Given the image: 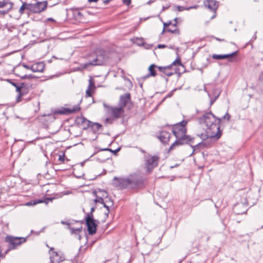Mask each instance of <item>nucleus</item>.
Instances as JSON below:
<instances>
[{
  "label": "nucleus",
  "mask_w": 263,
  "mask_h": 263,
  "mask_svg": "<svg viewBox=\"0 0 263 263\" xmlns=\"http://www.w3.org/2000/svg\"><path fill=\"white\" fill-rule=\"evenodd\" d=\"M102 204L103 205V206L106 209V210L107 211V212L105 213V215H106V217H108V213L109 212V206H107L104 202V203H102Z\"/></svg>",
  "instance_id": "34"
},
{
  "label": "nucleus",
  "mask_w": 263,
  "mask_h": 263,
  "mask_svg": "<svg viewBox=\"0 0 263 263\" xmlns=\"http://www.w3.org/2000/svg\"><path fill=\"white\" fill-rule=\"evenodd\" d=\"M122 2L124 4L129 5L131 3V0H122Z\"/></svg>",
  "instance_id": "38"
},
{
  "label": "nucleus",
  "mask_w": 263,
  "mask_h": 263,
  "mask_svg": "<svg viewBox=\"0 0 263 263\" xmlns=\"http://www.w3.org/2000/svg\"><path fill=\"white\" fill-rule=\"evenodd\" d=\"M172 65H170L169 66L166 67H158V68L160 70V71L164 73L166 76L170 77L173 74V72L171 70L170 68L172 67Z\"/></svg>",
  "instance_id": "21"
},
{
  "label": "nucleus",
  "mask_w": 263,
  "mask_h": 263,
  "mask_svg": "<svg viewBox=\"0 0 263 263\" xmlns=\"http://www.w3.org/2000/svg\"><path fill=\"white\" fill-rule=\"evenodd\" d=\"M187 123V121L183 120L173 126L172 132L176 137V140L170 146V150L174 149L176 146L187 144L189 142H193L195 138H192L186 135Z\"/></svg>",
  "instance_id": "3"
},
{
  "label": "nucleus",
  "mask_w": 263,
  "mask_h": 263,
  "mask_svg": "<svg viewBox=\"0 0 263 263\" xmlns=\"http://www.w3.org/2000/svg\"><path fill=\"white\" fill-rule=\"evenodd\" d=\"M47 7V1L37 3L32 6V11L34 13H40L44 11Z\"/></svg>",
  "instance_id": "12"
},
{
  "label": "nucleus",
  "mask_w": 263,
  "mask_h": 263,
  "mask_svg": "<svg viewBox=\"0 0 263 263\" xmlns=\"http://www.w3.org/2000/svg\"><path fill=\"white\" fill-rule=\"evenodd\" d=\"M237 53V51H235L232 53L230 54H214L212 55V58L216 60H221L223 59H227L229 58H232L233 56L235 55Z\"/></svg>",
  "instance_id": "19"
},
{
  "label": "nucleus",
  "mask_w": 263,
  "mask_h": 263,
  "mask_svg": "<svg viewBox=\"0 0 263 263\" xmlns=\"http://www.w3.org/2000/svg\"><path fill=\"white\" fill-rule=\"evenodd\" d=\"M104 106L107 108V114L112 119H117L122 118L124 115V110L122 107H112L109 106L105 104H103Z\"/></svg>",
  "instance_id": "6"
},
{
  "label": "nucleus",
  "mask_w": 263,
  "mask_h": 263,
  "mask_svg": "<svg viewBox=\"0 0 263 263\" xmlns=\"http://www.w3.org/2000/svg\"><path fill=\"white\" fill-rule=\"evenodd\" d=\"M76 123L79 126H83L84 129L86 128L85 125L88 127L90 123V121L83 116L78 117L76 119Z\"/></svg>",
  "instance_id": "17"
},
{
  "label": "nucleus",
  "mask_w": 263,
  "mask_h": 263,
  "mask_svg": "<svg viewBox=\"0 0 263 263\" xmlns=\"http://www.w3.org/2000/svg\"><path fill=\"white\" fill-rule=\"evenodd\" d=\"M176 64H178V65H181V62H180V60L179 59H177L173 63H172V65H176Z\"/></svg>",
  "instance_id": "37"
},
{
  "label": "nucleus",
  "mask_w": 263,
  "mask_h": 263,
  "mask_svg": "<svg viewBox=\"0 0 263 263\" xmlns=\"http://www.w3.org/2000/svg\"><path fill=\"white\" fill-rule=\"evenodd\" d=\"M47 20L49 21L55 22V20L53 18H51V17L48 18Z\"/></svg>",
  "instance_id": "45"
},
{
  "label": "nucleus",
  "mask_w": 263,
  "mask_h": 263,
  "mask_svg": "<svg viewBox=\"0 0 263 263\" xmlns=\"http://www.w3.org/2000/svg\"><path fill=\"white\" fill-rule=\"evenodd\" d=\"M91 89H89V88H87L86 91V96L88 97H91V91H90Z\"/></svg>",
  "instance_id": "36"
},
{
  "label": "nucleus",
  "mask_w": 263,
  "mask_h": 263,
  "mask_svg": "<svg viewBox=\"0 0 263 263\" xmlns=\"http://www.w3.org/2000/svg\"><path fill=\"white\" fill-rule=\"evenodd\" d=\"M114 179L118 181L117 186L122 189L138 190L145 186V178L138 173L131 174L124 178L115 177Z\"/></svg>",
  "instance_id": "2"
},
{
  "label": "nucleus",
  "mask_w": 263,
  "mask_h": 263,
  "mask_svg": "<svg viewBox=\"0 0 263 263\" xmlns=\"http://www.w3.org/2000/svg\"><path fill=\"white\" fill-rule=\"evenodd\" d=\"M31 85L30 84L22 83L19 87H17V92L18 95L17 98V102L20 101V98L23 95L26 94Z\"/></svg>",
  "instance_id": "11"
},
{
  "label": "nucleus",
  "mask_w": 263,
  "mask_h": 263,
  "mask_svg": "<svg viewBox=\"0 0 263 263\" xmlns=\"http://www.w3.org/2000/svg\"><path fill=\"white\" fill-rule=\"evenodd\" d=\"M159 159V157L156 156L148 155L145 156V165L148 173L151 172L153 168L158 165Z\"/></svg>",
  "instance_id": "7"
},
{
  "label": "nucleus",
  "mask_w": 263,
  "mask_h": 263,
  "mask_svg": "<svg viewBox=\"0 0 263 263\" xmlns=\"http://www.w3.org/2000/svg\"><path fill=\"white\" fill-rule=\"evenodd\" d=\"M11 84L14 86L16 88V91H17V87H19V85H17L16 83L14 82H11Z\"/></svg>",
  "instance_id": "43"
},
{
  "label": "nucleus",
  "mask_w": 263,
  "mask_h": 263,
  "mask_svg": "<svg viewBox=\"0 0 263 263\" xmlns=\"http://www.w3.org/2000/svg\"><path fill=\"white\" fill-rule=\"evenodd\" d=\"M165 47H166V46L165 45H163V44H159L158 45V48H165Z\"/></svg>",
  "instance_id": "41"
},
{
  "label": "nucleus",
  "mask_w": 263,
  "mask_h": 263,
  "mask_svg": "<svg viewBox=\"0 0 263 263\" xmlns=\"http://www.w3.org/2000/svg\"><path fill=\"white\" fill-rule=\"evenodd\" d=\"M141 152H142V153H145V151H143V150H141Z\"/></svg>",
  "instance_id": "55"
},
{
  "label": "nucleus",
  "mask_w": 263,
  "mask_h": 263,
  "mask_svg": "<svg viewBox=\"0 0 263 263\" xmlns=\"http://www.w3.org/2000/svg\"><path fill=\"white\" fill-rule=\"evenodd\" d=\"M27 5V4L26 3H25V2L23 3V5L20 7V9L18 10L19 13L20 14H22L24 13V10L26 8V5Z\"/></svg>",
  "instance_id": "30"
},
{
  "label": "nucleus",
  "mask_w": 263,
  "mask_h": 263,
  "mask_svg": "<svg viewBox=\"0 0 263 263\" xmlns=\"http://www.w3.org/2000/svg\"><path fill=\"white\" fill-rule=\"evenodd\" d=\"M23 66L26 69H30V67L31 66H29L27 65H26V64H23Z\"/></svg>",
  "instance_id": "42"
},
{
  "label": "nucleus",
  "mask_w": 263,
  "mask_h": 263,
  "mask_svg": "<svg viewBox=\"0 0 263 263\" xmlns=\"http://www.w3.org/2000/svg\"><path fill=\"white\" fill-rule=\"evenodd\" d=\"M109 1H110V0H105V1H104V3H105V4H107Z\"/></svg>",
  "instance_id": "48"
},
{
  "label": "nucleus",
  "mask_w": 263,
  "mask_h": 263,
  "mask_svg": "<svg viewBox=\"0 0 263 263\" xmlns=\"http://www.w3.org/2000/svg\"><path fill=\"white\" fill-rule=\"evenodd\" d=\"M82 227H81L77 229L71 228L70 230L72 234H77V233H79L80 232H81L82 231Z\"/></svg>",
  "instance_id": "29"
},
{
  "label": "nucleus",
  "mask_w": 263,
  "mask_h": 263,
  "mask_svg": "<svg viewBox=\"0 0 263 263\" xmlns=\"http://www.w3.org/2000/svg\"><path fill=\"white\" fill-rule=\"evenodd\" d=\"M158 66H156L155 64H152L148 67L149 73L143 77V79H145L146 78H149V77H155L156 76V72L155 69L156 67L158 68Z\"/></svg>",
  "instance_id": "20"
},
{
  "label": "nucleus",
  "mask_w": 263,
  "mask_h": 263,
  "mask_svg": "<svg viewBox=\"0 0 263 263\" xmlns=\"http://www.w3.org/2000/svg\"><path fill=\"white\" fill-rule=\"evenodd\" d=\"M20 78L22 80H23V79L31 80V79L35 78V76H34L32 74H25L24 76H21Z\"/></svg>",
  "instance_id": "27"
},
{
  "label": "nucleus",
  "mask_w": 263,
  "mask_h": 263,
  "mask_svg": "<svg viewBox=\"0 0 263 263\" xmlns=\"http://www.w3.org/2000/svg\"><path fill=\"white\" fill-rule=\"evenodd\" d=\"M104 150L105 151H112L111 149H109V148H105L104 149Z\"/></svg>",
  "instance_id": "51"
},
{
  "label": "nucleus",
  "mask_w": 263,
  "mask_h": 263,
  "mask_svg": "<svg viewBox=\"0 0 263 263\" xmlns=\"http://www.w3.org/2000/svg\"><path fill=\"white\" fill-rule=\"evenodd\" d=\"M198 136L200 137L202 140L201 142L197 143L196 145H191V147L193 148V152L190 155V156H192L194 154L195 152L198 149L210 147L213 143L212 140L213 139L214 140H216L215 137H210L209 134H208L207 133L206 134H201L200 135H198Z\"/></svg>",
  "instance_id": "4"
},
{
  "label": "nucleus",
  "mask_w": 263,
  "mask_h": 263,
  "mask_svg": "<svg viewBox=\"0 0 263 263\" xmlns=\"http://www.w3.org/2000/svg\"><path fill=\"white\" fill-rule=\"evenodd\" d=\"M73 15L77 20H81L83 17V14L78 9L73 10Z\"/></svg>",
  "instance_id": "24"
},
{
  "label": "nucleus",
  "mask_w": 263,
  "mask_h": 263,
  "mask_svg": "<svg viewBox=\"0 0 263 263\" xmlns=\"http://www.w3.org/2000/svg\"><path fill=\"white\" fill-rule=\"evenodd\" d=\"M221 120V118H217L211 112H209L199 118L198 122L200 124H205L206 132L210 137L218 139L221 136L219 125Z\"/></svg>",
  "instance_id": "1"
},
{
  "label": "nucleus",
  "mask_w": 263,
  "mask_h": 263,
  "mask_svg": "<svg viewBox=\"0 0 263 263\" xmlns=\"http://www.w3.org/2000/svg\"><path fill=\"white\" fill-rule=\"evenodd\" d=\"M177 20H178V18L176 17L175 18H174V21H175V23H177Z\"/></svg>",
  "instance_id": "50"
},
{
  "label": "nucleus",
  "mask_w": 263,
  "mask_h": 263,
  "mask_svg": "<svg viewBox=\"0 0 263 263\" xmlns=\"http://www.w3.org/2000/svg\"><path fill=\"white\" fill-rule=\"evenodd\" d=\"M5 3L4 2H0V8H3L5 6Z\"/></svg>",
  "instance_id": "44"
},
{
  "label": "nucleus",
  "mask_w": 263,
  "mask_h": 263,
  "mask_svg": "<svg viewBox=\"0 0 263 263\" xmlns=\"http://www.w3.org/2000/svg\"><path fill=\"white\" fill-rule=\"evenodd\" d=\"M171 137V134L166 131L162 130L160 132L158 138L163 144H167L170 138Z\"/></svg>",
  "instance_id": "15"
},
{
  "label": "nucleus",
  "mask_w": 263,
  "mask_h": 263,
  "mask_svg": "<svg viewBox=\"0 0 263 263\" xmlns=\"http://www.w3.org/2000/svg\"><path fill=\"white\" fill-rule=\"evenodd\" d=\"M87 88L91 89L95 88V83L91 78H90L89 80V85Z\"/></svg>",
  "instance_id": "28"
},
{
  "label": "nucleus",
  "mask_w": 263,
  "mask_h": 263,
  "mask_svg": "<svg viewBox=\"0 0 263 263\" xmlns=\"http://www.w3.org/2000/svg\"><path fill=\"white\" fill-rule=\"evenodd\" d=\"M52 200V198H45L44 199H35L26 202L25 203V205L32 206L40 203H45L46 204H47L49 201H51Z\"/></svg>",
  "instance_id": "16"
},
{
  "label": "nucleus",
  "mask_w": 263,
  "mask_h": 263,
  "mask_svg": "<svg viewBox=\"0 0 263 263\" xmlns=\"http://www.w3.org/2000/svg\"><path fill=\"white\" fill-rule=\"evenodd\" d=\"M204 5L209 10L215 12L218 8L217 2L215 0H205Z\"/></svg>",
  "instance_id": "14"
},
{
  "label": "nucleus",
  "mask_w": 263,
  "mask_h": 263,
  "mask_svg": "<svg viewBox=\"0 0 263 263\" xmlns=\"http://www.w3.org/2000/svg\"><path fill=\"white\" fill-rule=\"evenodd\" d=\"M105 60V53L104 51H101L99 54H97V57L91 62L85 64L86 67L88 65H101L103 64Z\"/></svg>",
  "instance_id": "9"
},
{
  "label": "nucleus",
  "mask_w": 263,
  "mask_h": 263,
  "mask_svg": "<svg viewBox=\"0 0 263 263\" xmlns=\"http://www.w3.org/2000/svg\"><path fill=\"white\" fill-rule=\"evenodd\" d=\"M85 220L88 234L91 235L95 234L97 231L99 221L95 220L93 217L90 218L89 216L85 217Z\"/></svg>",
  "instance_id": "8"
},
{
  "label": "nucleus",
  "mask_w": 263,
  "mask_h": 263,
  "mask_svg": "<svg viewBox=\"0 0 263 263\" xmlns=\"http://www.w3.org/2000/svg\"><path fill=\"white\" fill-rule=\"evenodd\" d=\"M196 7V6H194V7H189V8H185L184 7H183L182 6H177V10L179 11H183L184 10H190L191 8H195Z\"/></svg>",
  "instance_id": "32"
},
{
  "label": "nucleus",
  "mask_w": 263,
  "mask_h": 263,
  "mask_svg": "<svg viewBox=\"0 0 263 263\" xmlns=\"http://www.w3.org/2000/svg\"><path fill=\"white\" fill-rule=\"evenodd\" d=\"M217 40L218 41H221V40L220 39H217Z\"/></svg>",
  "instance_id": "56"
},
{
  "label": "nucleus",
  "mask_w": 263,
  "mask_h": 263,
  "mask_svg": "<svg viewBox=\"0 0 263 263\" xmlns=\"http://www.w3.org/2000/svg\"><path fill=\"white\" fill-rule=\"evenodd\" d=\"M95 206H92L91 208L90 212L89 213H87L86 214V217L89 216L90 218L93 217V213L95 211Z\"/></svg>",
  "instance_id": "31"
},
{
  "label": "nucleus",
  "mask_w": 263,
  "mask_h": 263,
  "mask_svg": "<svg viewBox=\"0 0 263 263\" xmlns=\"http://www.w3.org/2000/svg\"><path fill=\"white\" fill-rule=\"evenodd\" d=\"M171 24V22H170L168 23H164L163 24L164 27H163V29L162 33H163L165 31H166L167 32L172 33H175V34H179V30L177 28H176L175 29H172L171 28H168V29H165L166 27L170 25Z\"/></svg>",
  "instance_id": "22"
},
{
  "label": "nucleus",
  "mask_w": 263,
  "mask_h": 263,
  "mask_svg": "<svg viewBox=\"0 0 263 263\" xmlns=\"http://www.w3.org/2000/svg\"><path fill=\"white\" fill-rule=\"evenodd\" d=\"M80 109V108L78 106H75L72 108H67L65 107H61V108L56 109L53 111L55 115H70L72 113H74L78 111Z\"/></svg>",
  "instance_id": "10"
},
{
  "label": "nucleus",
  "mask_w": 263,
  "mask_h": 263,
  "mask_svg": "<svg viewBox=\"0 0 263 263\" xmlns=\"http://www.w3.org/2000/svg\"><path fill=\"white\" fill-rule=\"evenodd\" d=\"M59 256V254L57 252L52 251V254L50 255V261L52 263H60L62 261V260L57 259L56 257Z\"/></svg>",
  "instance_id": "23"
},
{
  "label": "nucleus",
  "mask_w": 263,
  "mask_h": 263,
  "mask_svg": "<svg viewBox=\"0 0 263 263\" xmlns=\"http://www.w3.org/2000/svg\"><path fill=\"white\" fill-rule=\"evenodd\" d=\"M44 68V65L42 62H39L33 64L30 67V70L34 72H43Z\"/></svg>",
  "instance_id": "18"
},
{
  "label": "nucleus",
  "mask_w": 263,
  "mask_h": 263,
  "mask_svg": "<svg viewBox=\"0 0 263 263\" xmlns=\"http://www.w3.org/2000/svg\"><path fill=\"white\" fill-rule=\"evenodd\" d=\"M214 98H211L210 99V106H211L215 101L217 100V99L218 98L219 95V92L216 90H214Z\"/></svg>",
  "instance_id": "25"
},
{
  "label": "nucleus",
  "mask_w": 263,
  "mask_h": 263,
  "mask_svg": "<svg viewBox=\"0 0 263 263\" xmlns=\"http://www.w3.org/2000/svg\"><path fill=\"white\" fill-rule=\"evenodd\" d=\"M53 250V248H50L49 253H51V251Z\"/></svg>",
  "instance_id": "49"
},
{
  "label": "nucleus",
  "mask_w": 263,
  "mask_h": 263,
  "mask_svg": "<svg viewBox=\"0 0 263 263\" xmlns=\"http://www.w3.org/2000/svg\"><path fill=\"white\" fill-rule=\"evenodd\" d=\"M52 58H54V59H57V58H56V57H54V56H53V57H52Z\"/></svg>",
  "instance_id": "53"
},
{
  "label": "nucleus",
  "mask_w": 263,
  "mask_h": 263,
  "mask_svg": "<svg viewBox=\"0 0 263 263\" xmlns=\"http://www.w3.org/2000/svg\"><path fill=\"white\" fill-rule=\"evenodd\" d=\"M92 194L94 195L96 197V198L95 199L94 201L95 203H104V200L101 197H99L97 195V192L96 191H93L92 192Z\"/></svg>",
  "instance_id": "26"
},
{
  "label": "nucleus",
  "mask_w": 263,
  "mask_h": 263,
  "mask_svg": "<svg viewBox=\"0 0 263 263\" xmlns=\"http://www.w3.org/2000/svg\"><path fill=\"white\" fill-rule=\"evenodd\" d=\"M93 125L98 129H99L101 127V125L99 124V123H95L93 124Z\"/></svg>",
  "instance_id": "39"
},
{
  "label": "nucleus",
  "mask_w": 263,
  "mask_h": 263,
  "mask_svg": "<svg viewBox=\"0 0 263 263\" xmlns=\"http://www.w3.org/2000/svg\"><path fill=\"white\" fill-rule=\"evenodd\" d=\"M106 122L109 123L110 124L112 123V119L108 118L106 119Z\"/></svg>",
  "instance_id": "40"
},
{
  "label": "nucleus",
  "mask_w": 263,
  "mask_h": 263,
  "mask_svg": "<svg viewBox=\"0 0 263 263\" xmlns=\"http://www.w3.org/2000/svg\"><path fill=\"white\" fill-rule=\"evenodd\" d=\"M230 118V116L228 112L225 115H224L222 118V119H227V120L228 121H229Z\"/></svg>",
  "instance_id": "35"
},
{
  "label": "nucleus",
  "mask_w": 263,
  "mask_h": 263,
  "mask_svg": "<svg viewBox=\"0 0 263 263\" xmlns=\"http://www.w3.org/2000/svg\"><path fill=\"white\" fill-rule=\"evenodd\" d=\"M88 1L90 3H91V2H97L98 1V0H88Z\"/></svg>",
  "instance_id": "46"
},
{
  "label": "nucleus",
  "mask_w": 263,
  "mask_h": 263,
  "mask_svg": "<svg viewBox=\"0 0 263 263\" xmlns=\"http://www.w3.org/2000/svg\"><path fill=\"white\" fill-rule=\"evenodd\" d=\"M65 155L64 153L59 155L58 160L61 163H64L65 161Z\"/></svg>",
  "instance_id": "33"
},
{
  "label": "nucleus",
  "mask_w": 263,
  "mask_h": 263,
  "mask_svg": "<svg viewBox=\"0 0 263 263\" xmlns=\"http://www.w3.org/2000/svg\"><path fill=\"white\" fill-rule=\"evenodd\" d=\"M130 101V95L129 93H126L120 96L119 105L124 109V107Z\"/></svg>",
  "instance_id": "13"
},
{
  "label": "nucleus",
  "mask_w": 263,
  "mask_h": 263,
  "mask_svg": "<svg viewBox=\"0 0 263 263\" xmlns=\"http://www.w3.org/2000/svg\"><path fill=\"white\" fill-rule=\"evenodd\" d=\"M171 25H172V26H174V27H176V26H177V23L176 22V23H173V24H172V23H171Z\"/></svg>",
  "instance_id": "47"
},
{
  "label": "nucleus",
  "mask_w": 263,
  "mask_h": 263,
  "mask_svg": "<svg viewBox=\"0 0 263 263\" xmlns=\"http://www.w3.org/2000/svg\"><path fill=\"white\" fill-rule=\"evenodd\" d=\"M119 151V149H116V150L115 151V152H118Z\"/></svg>",
  "instance_id": "52"
},
{
  "label": "nucleus",
  "mask_w": 263,
  "mask_h": 263,
  "mask_svg": "<svg viewBox=\"0 0 263 263\" xmlns=\"http://www.w3.org/2000/svg\"><path fill=\"white\" fill-rule=\"evenodd\" d=\"M208 96H209V97L210 98H211V95H210V93H208Z\"/></svg>",
  "instance_id": "54"
},
{
  "label": "nucleus",
  "mask_w": 263,
  "mask_h": 263,
  "mask_svg": "<svg viewBox=\"0 0 263 263\" xmlns=\"http://www.w3.org/2000/svg\"><path fill=\"white\" fill-rule=\"evenodd\" d=\"M26 237H14L7 236L5 242L7 243V249L5 251L4 254H7L10 250L16 249L17 247L26 241Z\"/></svg>",
  "instance_id": "5"
}]
</instances>
